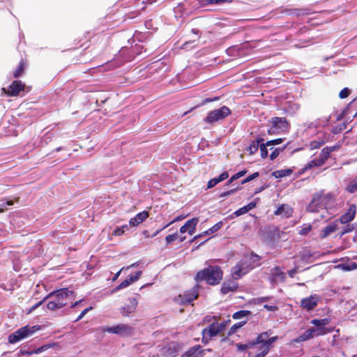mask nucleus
I'll return each mask as SVG.
<instances>
[{
    "mask_svg": "<svg viewBox=\"0 0 357 357\" xmlns=\"http://www.w3.org/2000/svg\"><path fill=\"white\" fill-rule=\"evenodd\" d=\"M259 176V172H255L249 176H247V183L252 181L255 178L258 177Z\"/></svg>",
    "mask_w": 357,
    "mask_h": 357,
    "instance_id": "nucleus-57",
    "label": "nucleus"
},
{
    "mask_svg": "<svg viewBox=\"0 0 357 357\" xmlns=\"http://www.w3.org/2000/svg\"><path fill=\"white\" fill-rule=\"evenodd\" d=\"M75 292L68 288L60 289L50 293L45 299H50L47 307L50 310H56L62 308L71 301Z\"/></svg>",
    "mask_w": 357,
    "mask_h": 357,
    "instance_id": "nucleus-1",
    "label": "nucleus"
},
{
    "mask_svg": "<svg viewBox=\"0 0 357 357\" xmlns=\"http://www.w3.org/2000/svg\"><path fill=\"white\" fill-rule=\"evenodd\" d=\"M323 165L321 161L319 160L318 158H314V160H312L310 161L303 169L302 172H304L305 171H307V169L314 168L315 167H320Z\"/></svg>",
    "mask_w": 357,
    "mask_h": 357,
    "instance_id": "nucleus-31",
    "label": "nucleus"
},
{
    "mask_svg": "<svg viewBox=\"0 0 357 357\" xmlns=\"http://www.w3.org/2000/svg\"><path fill=\"white\" fill-rule=\"evenodd\" d=\"M226 1L227 0H203V5L220 4Z\"/></svg>",
    "mask_w": 357,
    "mask_h": 357,
    "instance_id": "nucleus-43",
    "label": "nucleus"
},
{
    "mask_svg": "<svg viewBox=\"0 0 357 357\" xmlns=\"http://www.w3.org/2000/svg\"><path fill=\"white\" fill-rule=\"evenodd\" d=\"M178 238V234L176 232L172 234H169L165 237V241L167 245H169L172 242L175 241Z\"/></svg>",
    "mask_w": 357,
    "mask_h": 357,
    "instance_id": "nucleus-39",
    "label": "nucleus"
},
{
    "mask_svg": "<svg viewBox=\"0 0 357 357\" xmlns=\"http://www.w3.org/2000/svg\"><path fill=\"white\" fill-rule=\"evenodd\" d=\"M337 225L336 223H332V224L328 225L327 227H326L322 231V234L321 235V238H324L327 237L328 235H330L331 234L335 231L337 229Z\"/></svg>",
    "mask_w": 357,
    "mask_h": 357,
    "instance_id": "nucleus-28",
    "label": "nucleus"
},
{
    "mask_svg": "<svg viewBox=\"0 0 357 357\" xmlns=\"http://www.w3.org/2000/svg\"><path fill=\"white\" fill-rule=\"evenodd\" d=\"M245 264L243 261H241L231 268V274L234 280H238L244 275Z\"/></svg>",
    "mask_w": 357,
    "mask_h": 357,
    "instance_id": "nucleus-20",
    "label": "nucleus"
},
{
    "mask_svg": "<svg viewBox=\"0 0 357 357\" xmlns=\"http://www.w3.org/2000/svg\"><path fill=\"white\" fill-rule=\"evenodd\" d=\"M278 339V336L271 337L266 339V343L264 344V352L259 353L252 356V351L249 352V357H264L269 351L273 343Z\"/></svg>",
    "mask_w": 357,
    "mask_h": 357,
    "instance_id": "nucleus-18",
    "label": "nucleus"
},
{
    "mask_svg": "<svg viewBox=\"0 0 357 357\" xmlns=\"http://www.w3.org/2000/svg\"><path fill=\"white\" fill-rule=\"evenodd\" d=\"M92 309V307H87L86 309H84V310H82V312L80 313V314L78 316V317L75 320V322L79 321L80 319H82L84 316L89 311Z\"/></svg>",
    "mask_w": 357,
    "mask_h": 357,
    "instance_id": "nucleus-53",
    "label": "nucleus"
},
{
    "mask_svg": "<svg viewBox=\"0 0 357 357\" xmlns=\"http://www.w3.org/2000/svg\"><path fill=\"white\" fill-rule=\"evenodd\" d=\"M245 174V170H242L241 172H239L238 173L234 174V176H232L231 177V178L227 182V185H228L229 184L233 183L235 180L239 178L240 177H241L242 176H243L244 174Z\"/></svg>",
    "mask_w": 357,
    "mask_h": 357,
    "instance_id": "nucleus-40",
    "label": "nucleus"
},
{
    "mask_svg": "<svg viewBox=\"0 0 357 357\" xmlns=\"http://www.w3.org/2000/svg\"><path fill=\"white\" fill-rule=\"evenodd\" d=\"M264 308L267 310L268 311L274 312L278 310V307L276 305H264Z\"/></svg>",
    "mask_w": 357,
    "mask_h": 357,
    "instance_id": "nucleus-56",
    "label": "nucleus"
},
{
    "mask_svg": "<svg viewBox=\"0 0 357 357\" xmlns=\"http://www.w3.org/2000/svg\"><path fill=\"white\" fill-rule=\"evenodd\" d=\"M199 222V219L197 218H193L190 220H188L181 228L180 232L183 234L185 232H188L189 234L192 235L194 234L196 226Z\"/></svg>",
    "mask_w": 357,
    "mask_h": 357,
    "instance_id": "nucleus-15",
    "label": "nucleus"
},
{
    "mask_svg": "<svg viewBox=\"0 0 357 357\" xmlns=\"http://www.w3.org/2000/svg\"><path fill=\"white\" fill-rule=\"evenodd\" d=\"M222 222H218V223H216L213 227H211L206 231H204L203 233L199 234L197 236H195L193 238V240L197 239L198 238L203 236L204 235L212 234L216 232L217 231H218L222 227Z\"/></svg>",
    "mask_w": 357,
    "mask_h": 357,
    "instance_id": "nucleus-24",
    "label": "nucleus"
},
{
    "mask_svg": "<svg viewBox=\"0 0 357 357\" xmlns=\"http://www.w3.org/2000/svg\"><path fill=\"white\" fill-rule=\"evenodd\" d=\"M94 50H95V47H93L91 50L84 52V54H82V55H86L88 53H90V58H89V60L91 61V60L94 59L99 54V53H97V52H94L93 53Z\"/></svg>",
    "mask_w": 357,
    "mask_h": 357,
    "instance_id": "nucleus-47",
    "label": "nucleus"
},
{
    "mask_svg": "<svg viewBox=\"0 0 357 357\" xmlns=\"http://www.w3.org/2000/svg\"><path fill=\"white\" fill-rule=\"evenodd\" d=\"M223 273L218 266H208L198 271L195 277L197 282L205 281L209 285H215L220 282Z\"/></svg>",
    "mask_w": 357,
    "mask_h": 357,
    "instance_id": "nucleus-2",
    "label": "nucleus"
},
{
    "mask_svg": "<svg viewBox=\"0 0 357 357\" xmlns=\"http://www.w3.org/2000/svg\"><path fill=\"white\" fill-rule=\"evenodd\" d=\"M199 296V287L195 286L191 289L187 290L183 294H179L175 298V301L182 305L190 303Z\"/></svg>",
    "mask_w": 357,
    "mask_h": 357,
    "instance_id": "nucleus-6",
    "label": "nucleus"
},
{
    "mask_svg": "<svg viewBox=\"0 0 357 357\" xmlns=\"http://www.w3.org/2000/svg\"><path fill=\"white\" fill-rule=\"evenodd\" d=\"M296 272H297L296 268H293L288 271V274H289V277L293 278L295 275V274L296 273Z\"/></svg>",
    "mask_w": 357,
    "mask_h": 357,
    "instance_id": "nucleus-64",
    "label": "nucleus"
},
{
    "mask_svg": "<svg viewBox=\"0 0 357 357\" xmlns=\"http://www.w3.org/2000/svg\"><path fill=\"white\" fill-rule=\"evenodd\" d=\"M320 298L317 294L311 295L301 301V307L307 311L312 310L318 304Z\"/></svg>",
    "mask_w": 357,
    "mask_h": 357,
    "instance_id": "nucleus-12",
    "label": "nucleus"
},
{
    "mask_svg": "<svg viewBox=\"0 0 357 357\" xmlns=\"http://www.w3.org/2000/svg\"><path fill=\"white\" fill-rule=\"evenodd\" d=\"M271 150H272V152L270 154V159L271 160H273L274 159H275L278 156L280 152L282 151V149H274L273 147H271Z\"/></svg>",
    "mask_w": 357,
    "mask_h": 357,
    "instance_id": "nucleus-44",
    "label": "nucleus"
},
{
    "mask_svg": "<svg viewBox=\"0 0 357 357\" xmlns=\"http://www.w3.org/2000/svg\"><path fill=\"white\" fill-rule=\"evenodd\" d=\"M142 274V272L141 271H139L135 273V275H130V277L133 280V282H135L139 280Z\"/></svg>",
    "mask_w": 357,
    "mask_h": 357,
    "instance_id": "nucleus-59",
    "label": "nucleus"
},
{
    "mask_svg": "<svg viewBox=\"0 0 357 357\" xmlns=\"http://www.w3.org/2000/svg\"><path fill=\"white\" fill-rule=\"evenodd\" d=\"M347 189L351 193L357 190V177L349 183Z\"/></svg>",
    "mask_w": 357,
    "mask_h": 357,
    "instance_id": "nucleus-38",
    "label": "nucleus"
},
{
    "mask_svg": "<svg viewBox=\"0 0 357 357\" xmlns=\"http://www.w3.org/2000/svg\"><path fill=\"white\" fill-rule=\"evenodd\" d=\"M132 282H133V280L129 276L128 278L121 282L120 284L115 288V291H118L123 288H126L128 287Z\"/></svg>",
    "mask_w": 357,
    "mask_h": 357,
    "instance_id": "nucleus-35",
    "label": "nucleus"
},
{
    "mask_svg": "<svg viewBox=\"0 0 357 357\" xmlns=\"http://www.w3.org/2000/svg\"><path fill=\"white\" fill-rule=\"evenodd\" d=\"M245 321H240L237 324H235L234 326H232V327L229 329V332H228V335H234L238 329H239L240 328H241L244 324H245Z\"/></svg>",
    "mask_w": 357,
    "mask_h": 357,
    "instance_id": "nucleus-37",
    "label": "nucleus"
},
{
    "mask_svg": "<svg viewBox=\"0 0 357 357\" xmlns=\"http://www.w3.org/2000/svg\"><path fill=\"white\" fill-rule=\"evenodd\" d=\"M268 299V297H261V298H254L249 301V304L260 303L266 301Z\"/></svg>",
    "mask_w": 357,
    "mask_h": 357,
    "instance_id": "nucleus-46",
    "label": "nucleus"
},
{
    "mask_svg": "<svg viewBox=\"0 0 357 357\" xmlns=\"http://www.w3.org/2000/svg\"><path fill=\"white\" fill-rule=\"evenodd\" d=\"M218 183H219V181L217 179V178H213L208 181L207 183V188L210 189L215 186Z\"/></svg>",
    "mask_w": 357,
    "mask_h": 357,
    "instance_id": "nucleus-48",
    "label": "nucleus"
},
{
    "mask_svg": "<svg viewBox=\"0 0 357 357\" xmlns=\"http://www.w3.org/2000/svg\"><path fill=\"white\" fill-rule=\"evenodd\" d=\"M244 317H245V310L238 311L233 314V318L234 319L243 318Z\"/></svg>",
    "mask_w": 357,
    "mask_h": 357,
    "instance_id": "nucleus-49",
    "label": "nucleus"
},
{
    "mask_svg": "<svg viewBox=\"0 0 357 357\" xmlns=\"http://www.w3.org/2000/svg\"><path fill=\"white\" fill-rule=\"evenodd\" d=\"M125 229H128V226L126 225L116 228L115 230H114L112 235L114 236H121L125 232Z\"/></svg>",
    "mask_w": 357,
    "mask_h": 357,
    "instance_id": "nucleus-41",
    "label": "nucleus"
},
{
    "mask_svg": "<svg viewBox=\"0 0 357 357\" xmlns=\"http://www.w3.org/2000/svg\"><path fill=\"white\" fill-rule=\"evenodd\" d=\"M13 205V201H8L6 203H4V204H2L1 205V208H0V213H2L5 210H6V206H12Z\"/></svg>",
    "mask_w": 357,
    "mask_h": 357,
    "instance_id": "nucleus-55",
    "label": "nucleus"
},
{
    "mask_svg": "<svg viewBox=\"0 0 357 357\" xmlns=\"http://www.w3.org/2000/svg\"><path fill=\"white\" fill-rule=\"evenodd\" d=\"M342 268L345 271H351L357 268V264L354 262L351 263L350 265H342Z\"/></svg>",
    "mask_w": 357,
    "mask_h": 357,
    "instance_id": "nucleus-50",
    "label": "nucleus"
},
{
    "mask_svg": "<svg viewBox=\"0 0 357 357\" xmlns=\"http://www.w3.org/2000/svg\"><path fill=\"white\" fill-rule=\"evenodd\" d=\"M149 216V213L146 211H143L138 213L135 217L129 220V225L130 227H137L140 223L145 221Z\"/></svg>",
    "mask_w": 357,
    "mask_h": 357,
    "instance_id": "nucleus-16",
    "label": "nucleus"
},
{
    "mask_svg": "<svg viewBox=\"0 0 357 357\" xmlns=\"http://www.w3.org/2000/svg\"><path fill=\"white\" fill-rule=\"evenodd\" d=\"M238 288V284L235 281L233 280H229L227 282H225L221 287L220 292L222 294H227L229 292H234Z\"/></svg>",
    "mask_w": 357,
    "mask_h": 357,
    "instance_id": "nucleus-21",
    "label": "nucleus"
},
{
    "mask_svg": "<svg viewBox=\"0 0 357 357\" xmlns=\"http://www.w3.org/2000/svg\"><path fill=\"white\" fill-rule=\"evenodd\" d=\"M245 213V206L240 208L239 209H238L236 211L234 212V214L236 215V216H238V215H243Z\"/></svg>",
    "mask_w": 357,
    "mask_h": 357,
    "instance_id": "nucleus-58",
    "label": "nucleus"
},
{
    "mask_svg": "<svg viewBox=\"0 0 357 357\" xmlns=\"http://www.w3.org/2000/svg\"><path fill=\"white\" fill-rule=\"evenodd\" d=\"M26 67V60L22 59L17 68L13 72V78H19L23 75Z\"/></svg>",
    "mask_w": 357,
    "mask_h": 357,
    "instance_id": "nucleus-22",
    "label": "nucleus"
},
{
    "mask_svg": "<svg viewBox=\"0 0 357 357\" xmlns=\"http://www.w3.org/2000/svg\"><path fill=\"white\" fill-rule=\"evenodd\" d=\"M183 218H185V216H181V215H178L177 217H176L174 219H173L171 222H169L168 224H167L166 225H165L162 229H165L167 228V227H169V225H171L172 224L176 222H178V221H180L181 220H183Z\"/></svg>",
    "mask_w": 357,
    "mask_h": 357,
    "instance_id": "nucleus-52",
    "label": "nucleus"
},
{
    "mask_svg": "<svg viewBox=\"0 0 357 357\" xmlns=\"http://www.w3.org/2000/svg\"><path fill=\"white\" fill-rule=\"evenodd\" d=\"M350 93V91L348 88H344L339 93V97L341 98V99H344V98H346L349 96Z\"/></svg>",
    "mask_w": 357,
    "mask_h": 357,
    "instance_id": "nucleus-45",
    "label": "nucleus"
},
{
    "mask_svg": "<svg viewBox=\"0 0 357 357\" xmlns=\"http://www.w3.org/2000/svg\"><path fill=\"white\" fill-rule=\"evenodd\" d=\"M40 330V326L38 325L21 327L8 336V342L15 344L26 337L33 335L36 332Z\"/></svg>",
    "mask_w": 357,
    "mask_h": 357,
    "instance_id": "nucleus-3",
    "label": "nucleus"
},
{
    "mask_svg": "<svg viewBox=\"0 0 357 357\" xmlns=\"http://www.w3.org/2000/svg\"><path fill=\"white\" fill-rule=\"evenodd\" d=\"M237 190H238V187H235V188H234L233 189H231L230 191H227V192H225L222 193V194L220 195V197H225V196H227V195H230L231 193H232V192H236Z\"/></svg>",
    "mask_w": 357,
    "mask_h": 357,
    "instance_id": "nucleus-60",
    "label": "nucleus"
},
{
    "mask_svg": "<svg viewBox=\"0 0 357 357\" xmlns=\"http://www.w3.org/2000/svg\"><path fill=\"white\" fill-rule=\"evenodd\" d=\"M180 349V346L177 342H172L164 346L160 351L161 354L165 357H174Z\"/></svg>",
    "mask_w": 357,
    "mask_h": 357,
    "instance_id": "nucleus-14",
    "label": "nucleus"
},
{
    "mask_svg": "<svg viewBox=\"0 0 357 357\" xmlns=\"http://www.w3.org/2000/svg\"><path fill=\"white\" fill-rule=\"evenodd\" d=\"M293 173V170L291 169H284L280 170H277L273 172V176L275 178H282L284 176H290Z\"/></svg>",
    "mask_w": 357,
    "mask_h": 357,
    "instance_id": "nucleus-29",
    "label": "nucleus"
},
{
    "mask_svg": "<svg viewBox=\"0 0 357 357\" xmlns=\"http://www.w3.org/2000/svg\"><path fill=\"white\" fill-rule=\"evenodd\" d=\"M312 229V226L310 225H305L303 227H302L299 231L298 234L300 235H306L308 234Z\"/></svg>",
    "mask_w": 357,
    "mask_h": 357,
    "instance_id": "nucleus-42",
    "label": "nucleus"
},
{
    "mask_svg": "<svg viewBox=\"0 0 357 357\" xmlns=\"http://www.w3.org/2000/svg\"><path fill=\"white\" fill-rule=\"evenodd\" d=\"M356 212V206L355 204H352L349 206L347 213L343 214L340 218V222L342 224H346L354 220Z\"/></svg>",
    "mask_w": 357,
    "mask_h": 357,
    "instance_id": "nucleus-19",
    "label": "nucleus"
},
{
    "mask_svg": "<svg viewBox=\"0 0 357 357\" xmlns=\"http://www.w3.org/2000/svg\"><path fill=\"white\" fill-rule=\"evenodd\" d=\"M282 142V139H274V140L268 141L265 144H266V146L267 147V146H271L279 144Z\"/></svg>",
    "mask_w": 357,
    "mask_h": 357,
    "instance_id": "nucleus-51",
    "label": "nucleus"
},
{
    "mask_svg": "<svg viewBox=\"0 0 357 357\" xmlns=\"http://www.w3.org/2000/svg\"><path fill=\"white\" fill-rule=\"evenodd\" d=\"M332 151V149L326 147L322 149L319 156L317 157L320 161L323 163H325L326 160L329 158L330 153Z\"/></svg>",
    "mask_w": 357,
    "mask_h": 357,
    "instance_id": "nucleus-32",
    "label": "nucleus"
},
{
    "mask_svg": "<svg viewBox=\"0 0 357 357\" xmlns=\"http://www.w3.org/2000/svg\"><path fill=\"white\" fill-rule=\"evenodd\" d=\"M292 213V208L286 204L280 206L275 212V215L289 217Z\"/></svg>",
    "mask_w": 357,
    "mask_h": 357,
    "instance_id": "nucleus-25",
    "label": "nucleus"
},
{
    "mask_svg": "<svg viewBox=\"0 0 357 357\" xmlns=\"http://www.w3.org/2000/svg\"><path fill=\"white\" fill-rule=\"evenodd\" d=\"M218 328L219 326L218 322H213L207 327L204 328L202 331V342L207 344L212 337L220 333V330Z\"/></svg>",
    "mask_w": 357,
    "mask_h": 357,
    "instance_id": "nucleus-10",
    "label": "nucleus"
},
{
    "mask_svg": "<svg viewBox=\"0 0 357 357\" xmlns=\"http://www.w3.org/2000/svg\"><path fill=\"white\" fill-rule=\"evenodd\" d=\"M238 351H244L245 350V344L237 343L236 344Z\"/></svg>",
    "mask_w": 357,
    "mask_h": 357,
    "instance_id": "nucleus-62",
    "label": "nucleus"
},
{
    "mask_svg": "<svg viewBox=\"0 0 357 357\" xmlns=\"http://www.w3.org/2000/svg\"><path fill=\"white\" fill-rule=\"evenodd\" d=\"M102 331L126 337L134 335L135 328L126 324H119L111 327L103 328Z\"/></svg>",
    "mask_w": 357,
    "mask_h": 357,
    "instance_id": "nucleus-4",
    "label": "nucleus"
},
{
    "mask_svg": "<svg viewBox=\"0 0 357 357\" xmlns=\"http://www.w3.org/2000/svg\"><path fill=\"white\" fill-rule=\"evenodd\" d=\"M55 344H45L39 348H38L37 349H35V350H32L30 352H29V355H31V354H39V353H41L51 347H52L53 346H54Z\"/></svg>",
    "mask_w": 357,
    "mask_h": 357,
    "instance_id": "nucleus-34",
    "label": "nucleus"
},
{
    "mask_svg": "<svg viewBox=\"0 0 357 357\" xmlns=\"http://www.w3.org/2000/svg\"><path fill=\"white\" fill-rule=\"evenodd\" d=\"M256 206V202H252L247 204V212H248L250 210L255 208Z\"/></svg>",
    "mask_w": 357,
    "mask_h": 357,
    "instance_id": "nucleus-63",
    "label": "nucleus"
},
{
    "mask_svg": "<svg viewBox=\"0 0 357 357\" xmlns=\"http://www.w3.org/2000/svg\"><path fill=\"white\" fill-rule=\"evenodd\" d=\"M230 113V109L227 107L223 106L218 109H215L209 112L205 119V121L209 123H212L225 119L229 116Z\"/></svg>",
    "mask_w": 357,
    "mask_h": 357,
    "instance_id": "nucleus-7",
    "label": "nucleus"
},
{
    "mask_svg": "<svg viewBox=\"0 0 357 357\" xmlns=\"http://www.w3.org/2000/svg\"><path fill=\"white\" fill-rule=\"evenodd\" d=\"M79 47L82 48L84 50H87L90 47V43L89 42L84 43Z\"/></svg>",
    "mask_w": 357,
    "mask_h": 357,
    "instance_id": "nucleus-61",
    "label": "nucleus"
},
{
    "mask_svg": "<svg viewBox=\"0 0 357 357\" xmlns=\"http://www.w3.org/2000/svg\"><path fill=\"white\" fill-rule=\"evenodd\" d=\"M273 275H274L275 280L283 281L285 278L284 273L280 271L278 268L274 269Z\"/></svg>",
    "mask_w": 357,
    "mask_h": 357,
    "instance_id": "nucleus-36",
    "label": "nucleus"
},
{
    "mask_svg": "<svg viewBox=\"0 0 357 357\" xmlns=\"http://www.w3.org/2000/svg\"><path fill=\"white\" fill-rule=\"evenodd\" d=\"M271 128L269 132L281 133L289 130V124L284 117H273L270 121Z\"/></svg>",
    "mask_w": 357,
    "mask_h": 357,
    "instance_id": "nucleus-5",
    "label": "nucleus"
},
{
    "mask_svg": "<svg viewBox=\"0 0 357 357\" xmlns=\"http://www.w3.org/2000/svg\"><path fill=\"white\" fill-rule=\"evenodd\" d=\"M310 329L313 331V334L314 336L324 335L331 332V330L328 329V328H321L320 326L312 327Z\"/></svg>",
    "mask_w": 357,
    "mask_h": 357,
    "instance_id": "nucleus-30",
    "label": "nucleus"
},
{
    "mask_svg": "<svg viewBox=\"0 0 357 357\" xmlns=\"http://www.w3.org/2000/svg\"><path fill=\"white\" fill-rule=\"evenodd\" d=\"M264 139L261 137L257 138L256 140L252 141L250 144L248 150L250 151V154L252 155L255 152H257L260 149V155L262 158L267 157L268 155V149L266 146V144L263 143Z\"/></svg>",
    "mask_w": 357,
    "mask_h": 357,
    "instance_id": "nucleus-9",
    "label": "nucleus"
},
{
    "mask_svg": "<svg viewBox=\"0 0 357 357\" xmlns=\"http://www.w3.org/2000/svg\"><path fill=\"white\" fill-rule=\"evenodd\" d=\"M137 306V301L136 298H130L129 304L121 310V313L123 317H128L130 314L134 313Z\"/></svg>",
    "mask_w": 357,
    "mask_h": 357,
    "instance_id": "nucleus-17",
    "label": "nucleus"
},
{
    "mask_svg": "<svg viewBox=\"0 0 357 357\" xmlns=\"http://www.w3.org/2000/svg\"><path fill=\"white\" fill-rule=\"evenodd\" d=\"M189 357H202L203 351L200 345H195L187 351Z\"/></svg>",
    "mask_w": 357,
    "mask_h": 357,
    "instance_id": "nucleus-26",
    "label": "nucleus"
},
{
    "mask_svg": "<svg viewBox=\"0 0 357 357\" xmlns=\"http://www.w3.org/2000/svg\"><path fill=\"white\" fill-rule=\"evenodd\" d=\"M261 264L260 257L259 255L252 252L249 257L248 260L247 259V270L248 268L252 269Z\"/></svg>",
    "mask_w": 357,
    "mask_h": 357,
    "instance_id": "nucleus-23",
    "label": "nucleus"
},
{
    "mask_svg": "<svg viewBox=\"0 0 357 357\" xmlns=\"http://www.w3.org/2000/svg\"><path fill=\"white\" fill-rule=\"evenodd\" d=\"M25 86L22 81L14 80L7 90L5 88H3L2 90L8 96L15 97L19 95L20 92L24 91Z\"/></svg>",
    "mask_w": 357,
    "mask_h": 357,
    "instance_id": "nucleus-11",
    "label": "nucleus"
},
{
    "mask_svg": "<svg viewBox=\"0 0 357 357\" xmlns=\"http://www.w3.org/2000/svg\"><path fill=\"white\" fill-rule=\"evenodd\" d=\"M310 323L315 326L326 328V326H327L330 323V319L324 318L321 319H312Z\"/></svg>",
    "mask_w": 357,
    "mask_h": 357,
    "instance_id": "nucleus-33",
    "label": "nucleus"
},
{
    "mask_svg": "<svg viewBox=\"0 0 357 357\" xmlns=\"http://www.w3.org/2000/svg\"><path fill=\"white\" fill-rule=\"evenodd\" d=\"M229 177V174L227 172H222L221 174L218 176V177H216L217 179L219 181V183L221 181H225Z\"/></svg>",
    "mask_w": 357,
    "mask_h": 357,
    "instance_id": "nucleus-54",
    "label": "nucleus"
},
{
    "mask_svg": "<svg viewBox=\"0 0 357 357\" xmlns=\"http://www.w3.org/2000/svg\"><path fill=\"white\" fill-rule=\"evenodd\" d=\"M326 198V197H322V196L319 194L314 195L311 203L307 208V211L315 213L319 212V208L323 210L324 208H322V203Z\"/></svg>",
    "mask_w": 357,
    "mask_h": 357,
    "instance_id": "nucleus-13",
    "label": "nucleus"
},
{
    "mask_svg": "<svg viewBox=\"0 0 357 357\" xmlns=\"http://www.w3.org/2000/svg\"><path fill=\"white\" fill-rule=\"evenodd\" d=\"M268 337V332H263L258 335L257 338L252 341L247 342V349H256L258 353L264 352V344L266 343V339Z\"/></svg>",
    "mask_w": 357,
    "mask_h": 357,
    "instance_id": "nucleus-8",
    "label": "nucleus"
},
{
    "mask_svg": "<svg viewBox=\"0 0 357 357\" xmlns=\"http://www.w3.org/2000/svg\"><path fill=\"white\" fill-rule=\"evenodd\" d=\"M315 337L313 334V331L308 328L303 334H301L295 341L296 342H304Z\"/></svg>",
    "mask_w": 357,
    "mask_h": 357,
    "instance_id": "nucleus-27",
    "label": "nucleus"
}]
</instances>
